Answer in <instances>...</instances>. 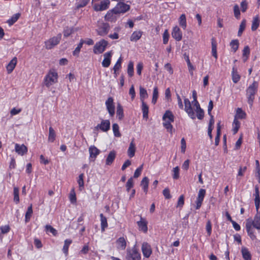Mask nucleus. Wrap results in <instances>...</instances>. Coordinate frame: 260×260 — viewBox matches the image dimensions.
<instances>
[{"label":"nucleus","instance_id":"obj_12","mask_svg":"<svg viewBox=\"0 0 260 260\" xmlns=\"http://www.w3.org/2000/svg\"><path fill=\"white\" fill-rule=\"evenodd\" d=\"M89 160L90 161H94L97 156L100 154V150L94 145L89 148Z\"/></svg>","mask_w":260,"mask_h":260},{"label":"nucleus","instance_id":"obj_62","mask_svg":"<svg viewBox=\"0 0 260 260\" xmlns=\"http://www.w3.org/2000/svg\"><path fill=\"white\" fill-rule=\"evenodd\" d=\"M241 8L242 12H245L248 8V3L246 0H244L241 3Z\"/></svg>","mask_w":260,"mask_h":260},{"label":"nucleus","instance_id":"obj_59","mask_svg":"<svg viewBox=\"0 0 260 260\" xmlns=\"http://www.w3.org/2000/svg\"><path fill=\"white\" fill-rule=\"evenodd\" d=\"M19 16V14H15L8 21V23L10 25H12L14 24L18 20Z\"/></svg>","mask_w":260,"mask_h":260},{"label":"nucleus","instance_id":"obj_18","mask_svg":"<svg viewBox=\"0 0 260 260\" xmlns=\"http://www.w3.org/2000/svg\"><path fill=\"white\" fill-rule=\"evenodd\" d=\"M15 150L18 154L23 155L24 154L26 153L27 148L24 144L19 145L18 144H15Z\"/></svg>","mask_w":260,"mask_h":260},{"label":"nucleus","instance_id":"obj_61","mask_svg":"<svg viewBox=\"0 0 260 260\" xmlns=\"http://www.w3.org/2000/svg\"><path fill=\"white\" fill-rule=\"evenodd\" d=\"M142 169H143V165H141V166H140L139 168H138L136 170V171L134 173V177L135 178L139 177L141 174Z\"/></svg>","mask_w":260,"mask_h":260},{"label":"nucleus","instance_id":"obj_10","mask_svg":"<svg viewBox=\"0 0 260 260\" xmlns=\"http://www.w3.org/2000/svg\"><path fill=\"white\" fill-rule=\"evenodd\" d=\"M110 122L109 120H102L101 123L98 124L95 127V130L100 129L104 132H106L110 129Z\"/></svg>","mask_w":260,"mask_h":260},{"label":"nucleus","instance_id":"obj_20","mask_svg":"<svg viewBox=\"0 0 260 260\" xmlns=\"http://www.w3.org/2000/svg\"><path fill=\"white\" fill-rule=\"evenodd\" d=\"M17 59L16 57H14L6 67L7 71L8 74H10L13 71L16 67Z\"/></svg>","mask_w":260,"mask_h":260},{"label":"nucleus","instance_id":"obj_17","mask_svg":"<svg viewBox=\"0 0 260 260\" xmlns=\"http://www.w3.org/2000/svg\"><path fill=\"white\" fill-rule=\"evenodd\" d=\"M110 28L109 24L106 23H103L99 26L97 30L98 34L100 36H105L107 34Z\"/></svg>","mask_w":260,"mask_h":260},{"label":"nucleus","instance_id":"obj_35","mask_svg":"<svg viewBox=\"0 0 260 260\" xmlns=\"http://www.w3.org/2000/svg\"><path fill=\"white\" fill-rule=\"evenodd\" d=\"M149 184V179L147 177H145L141 181V185L143 187L144 191L146 193L148 191Z\"/></svg>","mask_w":260,"mask_h":260},{"label":"nucleus","instance_id":"obj_56","mask_svg":"<svg viewBox=\"0 0 260 260\" xmlns=\"http://www.w3.org/2000/svg\"><path fill=\"white\" fill-rule=\"evenodd\" d=\"M134 186V181L132 177L128 179L127 182L126 184V188L127 191H129L130 189L132 188Z\"/></svg>","mask_w":260,"mask_h":260},{"label":"nucleus","instance_id":"obj_58","mask_svg":"<svg viewBox=\"0 0 260 260\" xmlns=\"http://www.w3.org/2000/svg\"><path fill=\"white\" fill-rule=\"evenodd\" d=\"M163 43L164 44H167L168 43L169 39V34L167 29L165 30L163 35Z\"/></svg>","mask_w":260,"mask_h":260},{"label":"nucleus","instance_id":"obj_41","mask_svg":"<svg viewBox=\"0 0 260 260\" xmlns=\"http://www.w3.org/2000/svg\"><path fill=\"white\" fill-rule=\"evenodd\" d=\"M72 240L71 239H66L64 241V245L63 246L62 251L64 253L67 254L68 253L69 247L72 243Z\"/></svg>","mask_w":260,"mask_h":260},{"label":"nucleus","instance_id":"obj_36","mask_svg":"<svg viewBox=\"0 0 260 260\" xmlns=\"http://www.w3.org/2000/svg\"><path fill=\"white\" fill-rule=\"evenodd\" d=\"M246 113L244 111L242 110V109L240 108H238L236 110V114L235 116V118L237 119V118L240 119H244L245 118Z\"/></svg>","mask_w":260,"mask_h":260},{"label":"nucleus","instance_id":"obj_23","mask_svg":"<svg viewBox=\"0 0 260 260\" xmlns=\"http://www.w3.org/2000/svg\"><path fill=\"white\" fill-rule=\"evenodd\" d=\"M117 14H115V13L112 11V9L109 10L107 13L106 14L105 16V19L107 21L114 22L116 20V17L115 15Z\"/></svg>","mask_w":260,"mask_h":260},{"label":"nucleus","instance_id":"obj_14","mask_svg":"<svg viewBox=\"0 0 260 260\" xmlns=\"http://www.w3.org/2000/svg\"><path fill=\"white\" fill-rule=\"evenodd\" d=\"M137 223L139 231H142L145 233L147 232V221L145 218L140 216V220L138 221Z\"/></svg>","mask_w":260,"mask_h":260},{"label":"nucleus","instance_id":"obj_32","mask_svg":"<svg viewBox=\"0 0 260 260\" xmlns=\"http://www.w3.org/2000/svg\"><path fill=\"white\" fill-rule=\"evenodd\" d=\"M232 80H233V82L235 83H237L240 79V76L238 74L237 70L235 67H234L233 68V71H232Z\"/></svg>","mask_w":260,"mask_h":260},{"label":"nucleus","instance_id":"obj_3","mask_svg":"<svg viewBox=\"0 0 260 260\" xmlns=\"http://www.w3.org/2000/svg\"><path fill=\"white\" fill-rule=\"evenodd\" d=\"M62 35L60 33L58 34L56 36L53 37L45 42L46 49L49 50L58 45L61 39Z\"/></svg>","mask_w":260,"mask_h":260},{"label":"nucleus","instance_id":"obj_49","mask_svg":"<svg viewBox=\"0 0 260 260\" xmlns=\"http://www.w3.org/2000/svg\"><path fill=\"white\" fill-rule=\"evenodd\" d=\"M234 13L235 17L237 19H240V11L239 7L238 5L236 4L234 6Z\"/></svg>","mask_w":260,"mask_h":260},{"label":"nucleus","instance_id":"obj_16","mask_svg":"<svg viewBox=\"0 0 260 260\" xmlns=\"http://www.w3.org/2000/svg\"><path fill=\"white\" fill-rule=\"evenodd\" d=\"M172 36L177 41H180L182 40V33L178 26H176L173 27Z\"/></svg>","mask_w":260,"mask_h":260},{"label":"nucleus","instance_id":"obj_51","mask_svg":"<svg viewBox=\"0 0 260 260\" xmlns=\"http://www.w3.org/2000/svg\"><path fill=\"white\" fill-rule=\"evenodd\" d=\"M83 174H80L77 181L80 190H82V188L84 187V183L83 180Z\"/></svg>","mask_w":260,"mask_h":260},{"label":"nucleus","instance_id":"obj_19","mask_svg":"<svg viewBox=\"0 0 260 260\" xmlns=\"http://www.w3.org/2000/svg\"><path fill=\"white\" fill-rule=\"evenodd\" d=\"M245 227L247 234L249 236L251 240L252 241L256 240L257 238L255 234L254 231L252 228V226L250 225V224H246Z\"/></svg>","mask_w":260,"mask_h":260},{"label":"nucleus","instance_id":"obj_28","mask_svg":"<svg viewBox=\"0 0 260 260\" xmlns=\"http://www.w3.org/2000/svg\"><path fill=\"white\" fill-rule=\"evenodd\" d=\"M162 119L164 121H170L173 122L174 121V116L172 112L169 110H167L163 115Z\"/></svg>","mask_w":260,"mask_h":260},{"label":"nucleus","instance_id":"obj_26","mask_svg":"<svg viewBox=\"0 0 260 260\" xmlns=\"http://www.w3.org/2000/svg\"><path fill=\"white\" fill-rule=\"evenodd\" d=\"M117 248L121 250H124L126 246V242L123 237H120L116 241Z\"/></svg>","mask_w":260,"mask_h":260},{"label":"nucleus","instance_id":"obj_63","mask_svg":"<svg viewBox=\"0 0 260 260\" xmlns=\"http://www.w3.org/2000/svg\"><path fill=\"white\" fill-rule=\"evenodd\" d=\"M250 54V49L248 46H246L244 47L243 50L242 56L243 58H244L245 56H249Z\"/></svg>","mask_w":260,"mask_h":260},{"label":"nucleus","instance_id":"obj_54","mask_svg":"<svg viewBox=\"0 0 260 260\" xmlns=\"http://www.w3.org/2000/svg\"><path fill=\"white\" fill-rule=\"evenodd\" d=\"M195 110L197 113V118L200 120L202 119L204 116V112L203 110L200 108L199 109H196Z\"/></svg>","mask_w":260,"mask_h":260},{"label":"nucleus","instance_id":"obj_11","mask_svg":"<svg viewBox=\"0 0 260 260\" xmlns=\"http://www.w3.org/2000/svg\"><path fill=\"white\" fill-rule=\"evenodd\" d=\"M206 194V190L204 189H200L198 194V197L196 201V209H199L202 206L203 201Z\"/></svg>","mask_w":260,"mask_h":260},{"label":"nucleus","instance_id":"obj_64","mask_svg":"<svg viewBox=\"0 0 260 260\" xmlns=\"http://www.w3.org/2000/svg\"><path fill=\"white\" fill-rule=\"evenodd\" d=\"M137 73L139 75H141V72L143 68V64L142 62H139L137 65Z\"/></svg>","mask_w":260,"mask_h":260},{"label":"nucleus","instance_id":"obj_52","mask_svg":"<svg viewBox=\"0 0 260 260\" xmlns=\"http://www.w3.org/2000/svg\"><path fill=\"white\" fill-rule=\"evenodd\" d=\"M45 229L46 232H48L52 233L54 236H56L57 234V231L50 225H46L45 226Z\"/></svg>","mask_w":260,"mask_h":260},{"label":"nucleus","instance_id":"obj_45","mask_svg":"<svg viewBox=\"0 0 260 260\" xmlns=\"http://www.w3.org/2000/svg\"><path fill=\"white\" fill-rule=\"evenodd\" d=\"M127 72L129 77H131L134 75V63L132 61H129L128 63Z\"/></svg>","mask_w":260,"mask_h":260},{"label":"nucleus","instance_id":"obj_8","mask_svg":"<svg viewBox=\"0 0 260 260\" xmlns=\"http://www.w3.org/2000/svg\"><path fill=\"white\" fill-rule=\"evenodd\" d=\"M184 110L187 113L188 116L191 118L192 119H194L196 118V115L193 109L191 107V103L190 101L185 98L184 100Z\"/></svg>","mask_w":260,"mask_h":260},{"label":"nucleus","instance_id":"obj_39","mask_svg":"<svg viewBox=\"0 0 260 260\" xmlns=\"http://www.w3.org/2000/svg\"><path fill=\"white\" fill-rule=\"evenodd\" d=\"M230 46L231 47L232 50L234 52H236L238 49L239 43L237 39L233 40L230 42Z\"/></svg>","mask_w":260,"mask_h":260},{"label":"nucleus","instance_id":"obj_25","mask_svg":"<svg viewBox=\"0 0 260 260\" xmlns=\"http://www.w3.org/2000/svg\"><path fill=\"white\" fill-rule=\"evenodd\" d=\"M142 34L143 32L141 30L135 31L132 34L130 37V40L132 42H136L141 38Z\"/></svg>","mask_w":260,"mask_h":260},{"label":"nucleus","instance_id":"obj_15","mask_svg":"<svg viewBox=\"0 0 260 260\" xmlns=\"http://www.w3.org/2000/svg\"><path fill=\"white\" fill-rule=\"evenodd\" d=\"M112 55V52L109 51L104 54V58L102 62V66L104 68H108L111 63V59Z\"/></svg>","mask_w":260,"mask_h":260},{"label":"nucleus","instance_id":"obj_33","mask_svg":"<svg viewBox=\"0 0 260 260\" xmlns=\"http://www.w3.org/2000/svg\"><path fill=\"white\" fill-rule=\"evenodd\" d=\"M90 0H76V9H79L81 8L85 7L89 2Z\"/></svg>","mask_w":260,"mask_h":260},{"label":"nucleus","instance_id":"obj_5","mask_svg":"<svg viewBox=\"0 0 260 260\" xmlns=\"http://www.w3.org/2000/svg\"><path fill=\"white\" fill-rule=\"evenodd\" d=\"M108 45V42L104 39H102L96 42L94 45L93 51L95 54L102 53Z\"/></svg>","mask_w":260,"mask_h":260},{"label":"nucleus","instance_id":"obj_6","mask_svg":"<svg viewBox=\"0 0 260 260\" xmlns=\"http://www.w3.org/2000/svg\"><path fill=\"white\" fill-rule=\"evenodd\" d=\"M130 9V6L124 3L120 2L118 3L116 6L112 9L115 14H119L121 13H124L128 11Z\"/></svg>","mask_w":260,"mask_h":260},{"label":"nucleus","instance_id":"obj_42","mask_svg":"<svg viewBox=\"0 0 260 260\" xmlns=\"http://www.w3.org/2000/svg\"><path fill=\"white\" fill-rule=\"evenodd\" d=\"M158 97V91L157 86H155L153 88L152 103L155 105L157 102Z\"/></svg>","mask_w":260,"mask_h":260},{"label":"nucleus","instance_id":"obj_53","mask_svg":"<svg viewBox=\"0 0 260 260\" xmlns=\"http://www.w3.org/2000/svg\"><path fill=\"white\" fill-rule=\"evenodd\" d=\"M74 32V30L73 28L67 27L63 30V36L66 38L68 37L71 34H72Z\"/></svg>","mask_w":260,"mask_h":260},{"label":"nucleus","instance_id":"obj_7","mask_svg":"<svg viewBox=\"0 0 260 260\" xmlns=\"http://www.w3.org/2000/svg\"><path fill=\"white\" fill-rule=\"evenodd\" d=\"M110 4L109 0H103L100 4H95L93 5V9L94 11H103L109 8Z\"/></svg>","mask_w":260,"mask_h":260},{"label":"nucleus","instance_id":"obj_2","mask_svg":"<svg viewBox=\"0 0 260 260\" xmlns=\"http://www.w3.org/2000/svg\"><path fill=\"white\" fill-rule=\"evenodd\" d=\"M58 75L54 70H50L44 78L45 85L49 87L57 82Z\"/></svg>","mask_w":260,"mask_h":260},{"label":"nucleus","instance_id":"obj_9","mask_svg":"<svg viewBox=\"0 0 260 260\" xmlns=\"http://www.w3.org/2000/svg\"><path fill=\"white\" fill-rule=\"evenodd\" d=\"M105 105L110 116H113L115 114V105L113 98H108L105 102Z\"/></svg>","mask_w":260,"mask_h":260},{"label":"nucleus","instance_id":"obj_38","mask_svg":"<svg viewBox=\"0 0 260 260\" xmlns=\"http://www.w3.org/2000/svg\"><path fill=\"white\" fill-rule=\"evenodd\" d=\"M148 97L147 90L143 87H140V98L142 102H144V99Z\"/></svg>","mask_w":260,"mask_h":260},{"label":"nucleus","instance_id":"obj_46","mask_svg":"<svg viewBox=\"0 0 260 260\" xmlns=\"http://www.w3.org/2000/svg\"><path fill=\"white\" fill-rule=\"evenodd\" d=\"M32 214V205H30L27 208V210L25 213V222L29 221L30 217Z\"/></svg>","mask_w":260,"mask_h":260},{"label":"nucleus","instance_id":"obj_21","mask_svg":"<svg viewBox=\"0 0 260 260\" xmlns=\"http://www.w3.org/2000/svg\"><path fill=\"white\" fill-rule=\"evenodd\" d=\"M255 199L254 203L255 206L256 208V211H258L259 208V204H260V198L259 195V189L258 186L256 185L255 186Z\"/></svg>","mask_w":260,"mask_h":260},{"label":"nucleus","instance_id":"obj_24","mask_svg":"<svg viewBox=\"0 0 260 260\" xmlns=\"http://www.w3.org/2000/svg\"><path fill=\"white\" fill-rule=\"evenodd\" d=\"M135 152L136 146L134 142V140H133L129 144V146L127 150V155L129 157L132 158L135 156Z\"/></svg>","mask_w":260,"mask_h":260},{"label":"nucleus","instance_id":"obj_30","mask_svg":"<svg viewBox=\"0 0 260 260\" xmlns=\"http://www.w3.org/2000/svg\"><path fill=\"white\" fill-rule=\"evenodd\" d=\"M56 134L55 131L52 128V127L50 126L49 128V135L48 141L49 142H53L55 140Z\"/></svg>","mask_w":260,"mask_h":260},{"label":"nucleus","instance_id":"obj_13","mask_svg":"<svg viewBox=\"0 0 260 260\" xmlns=\"http://www.w3.org/2000/svg\"><path fill=\"white\" fill-rule=\"evenodd\" d=\"M142 251L144 257L148 258L152 254V249L150 244L144 242L142 245Z\"/></svg>","mask_w":260,"mask_h":260},{"label":"nucleus","instance_id":"obj_43","mask_svg":"<svg viewBox=\"0 0 260 260\" xmlns=\"http://www.w3.org/2000/svg\"><path fill=\"white\" fill-rule=\"evenodd\" d=\"M179 24L184 29L186 27V21L185 15L183 14L179 17Z\"/></svg>","mask_w":260,"mask_h":260},{"label":"nucleus","instance_id":"obj_57","mask_svg":"<svg viewBox=\"0 0 260 260\" xmlns=\"http://www.w3.org/2000/svg\"><path fill=\"white\" fill-rule=\"evenodd\" d=\"M121 62H122V58L120 57L117 61L116 63H115V66L113 67V70L114 71L117 72L118 70H119L121 67Z\"/></svg>","mask_w":260,"mask_h":260},{"label":"nucleus","instance_id":"obj_37","mask_svg":"<svg viewBox=\"0 0 260 260\" xmlns=\"http://www.w3.org/2000/svg\"><path fill=\"white\" fill-rule=\"evenodd\" d=\"M116 114L119 120H121L124 117L123 108L120 104L117 105Z\"/></svg>","mask_w":260,"mask_h":260},{"label":"nucleus","instance_id":"obj_31","mask_svg":"<svg viewBox=\"0 0 260 260\" xmlns=\"http://www.w3.org/2000/svg\"><path fill=\"white\" fill-rule=\"evenodd\" d=\"M142 111L143 118L147 119L148 117L149 108L144 102H142Z\"/></svg>","mask_w":260,"mask_h":260},{"label":"nucleus","instance_id":"obj_22","mask_svg":"<svg viewBox=\"0 0 260 260\" xmlns=\"http://www.w3.org/2000/svg\"><path fill=\"white\" fill-rule=\"evenodd\" d=\"M116 157V152L114 151L110 152L106 160V165L108 166L111 165Z\"/></svg>","mask_w":260,"mask_h":260},{"label":"nucleus","instance_id":"obj_1","mask_svg":"<svg viewBox=\"0 0 260 260\" xmlns=\"http://www.w3.org/2000/svg\"><path fill=\"white\" fill-rule=\"evenodd\" d=\"M258 82L254 81L246 89V98L247 99L248 103L250 106H252L253 105V103L255 99V95L258 90Z\"/></svg>","mask_w":260,"mask_h":260},{"label":"nucleus","instance_id":"obj_27","mask_svg":"<svg viewBox=\"0 0 260 260\" xmlns=\"http://www.w3.org/2000/svg\"><path fill=\"white\" fill-rule=\"evenodd\" d=\"M241 253L244 260L251 259V255L246 247H242L241 248Z\"/></svg>","mask_w":260,"mask_h":260},{"label":"nucleus","instance_id":"obj_47","mask_svg":"<svg viewBox=\"0 0 260 260\" xmlns=\"http://www.w3.org/2000/svg\"><path fill=\"white\" fill-rule=\"evenodd\" d=\"M112 129L114 133V135L116 137H120L121 134L119 131V126L117 123H114L112 125Z\"/></svg>","mask_w":260,"mask_h":260},{"label":"nucleus","instance_id":"obj_48","mask_svg":"<svg viewBox=\"0 0 260 260\" xmlns=\"http://www.w3.org/2000/svg\"><path fill=\"white\" fill-rule=\"evenodd\" d=\"M246 20L243 19L240 23L239 29L238 32V36H241L246 27Z\"/></svg>","mask_w":260,"mask_h":260},{"label":"nucleus","instance_id":"obj_44","mask_svg":"<svg viewBox=\"0 0 260 260\" xmlns=\"http://www.w3.org/2000/svg\"><path fill=\"white\" fill-rule=\"evenodd\" d=\"M19 190L18 187H14L13 190L14 201L16 204H18L19 202Z\"/></svg>","mask_w":260,"mask_h":260},{"label":"nucleus","instance_id":"obj_50","mask_svg":"<svg viewBox=\"0 0 260 260\" xmlns=\"http://www.w3.org/2000/svg\"><path fill=\"white\" fill-rule=\"evenodd\" d=\"M240 122L237 119H236V118H235L233 122L234 128L233 129L234 134H236L238 132L240 127Z\"/></svg>","mask_w":260,"mask_h":260},{"label":"nucleus","instance_id":"obj_29","mask_svg":"<svg viewBox=\"0 0 260 260\" xmlns=\"http://www.w3.org/2000/svg\"><path fill=\"white\" fill-rule=\"evenodd\" d=\"M101 225L102 231H105V230L108 226L107 218L104 216L103 213L100 214Z\"/></svg>","mask_w":260,"mask_h":260},{"label":"nucleus","instance_id":"obj_55","mask_svg":"<svg viewBox=\"0 0 260 260\" xmlns=\"http://www.w3.org/2000/svg\"><path fill=\"white\" fill-rule=\"evenodd\" d=\"M172 122L173 121H165L163 123L164 126L170 132H171L173 129V126L171 124V122Z\"/></svg>","mask_w":260,"mask_h":260},{"label":"nucleus","instance_id":"obj_60","mask_svg":"<svg viewBox=\"0 0 260 260\" xmlns=\"http://www.w3.org/2000/svg\"><path fill=\"white\" fill-rule=\"evenodd\" d=\"M173 178L174 179H177L179 178V168L178 167H176L173 168Z\"/></svg>","mask_w":260,"mask_h":260},{"label":"nucleus","instance_id":"obj_34","mask_svg":"<svg viewBox=\"0 0 260 260\" xmlns=\"http://www.w3.org/2000/svg\"><path fill=\"white\" fill-rule=\"evenodd\" d=\"M259 25V20L258 16L253 18L251 25V30L252 31L256 30L258 27Z\"/></svg>","mask_w":260,"mask_h":260},{"label":"nucleus","instance_id":"obj_40","mask_svg":"<svg viewBox=\"0 0 260 260\" xmlns=\"http://www.w3.org/2000/svg\"><path fill=\"white\" fill-rule=\"evenodd\" d=\"M212 55L216 58H217V44L215 40L212 38Z\"/></svg>","mask_w":260,"mask_h":260},{"label":"nucleus","instance_id":"obj_4","mask_svg":"<svg viewBox=\"0 0 260 260\" xmlns=\"http://www.w3.org/2000/svg\"><path fill=\"white\" fill-rule=\"evenodd\" d=\"M126 260H141V254L135 247L132 249L126 250V254L125 256Z\"/></svg>","mask_w":260,"mask_h":260}]
</instances>
